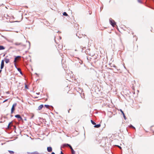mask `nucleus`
<instances>
[{"instance_id": "36", "label": "nucleus", "mask_w": 154, "mask_h": 154, "mask_svg": "<svg viewBox=\"0 0 154 154\" xmlns=\"http://www.w3.org/2000/svg\"><path fill=\"white\" fill-rule=\"evenodd\" d=\"M51 154H55V153L54 152H53L51 153Z\"/></svg>"}, {"instance_id": "42", "label": "nucleus", "mask_w": 154, "mask_h": 154, "mask_svg": "<svg viewBox=\"0 0 154 154\" xmlns=\"http://www.w3.org/2000/svg\"><path fill=\"white\" fill-rule=\"evenodd\" d=\"M102 7H101V8H100V9H101H101H102Z\"/></svg>"}, {"instance_id": "30", "label": "nucleus", "mask_w": 154, "mask_h": 154, "mask_svg": "<svg viewBox=\"0 0 154 154\" xmlns=\"http://www.w3.org/2000/svg\"><path fill=\"white\" fill-rule=\"evenodd\" d=\"M28 42L29 43V47H30V42L29 41H28Z\"/></svg>"}, {"instance_id": "9", "label": "nucleus", "mask_w": 154, "mask_h": 154, "mask_svg": "<svg viewBox=\"0 0 154 154\" xmlns=\"http://www.w3.org/2000/svg\"><path fill=\"white\" fill-rule=\"evenodd\" d=\"M14 44L16 45H20L23 46H26L25 45L21 43L16 42L14 43Z\"/></svg>"}, {"instance_id": "3", "label": "nucleus", "mask_w": 154, "mask_h": 154, "mask_svg": "<svg viewBox=\"0 0 154 154\" xmlns=\"http://www.w3.org/2000/svg\"><path fill=\"white\" fill-rule=\"evenodd\" d=\"M15 58L14 59V64L16 63L17 61L18 60H20V58L21 57V56H15Z\"/></svg>"}, {"instance_id": "14", "label": "nucleus", "mask_w": 154, "mask_h": 154, "mask_svg": "<svg viewBox=\"0 0 154 154\" xmlns=\"http://www.w3.org/2000/svg\"><path fill=\"white\" fill-rule=\"evenodd\" d=\"M43 107V105L41 104L38 107V110H40Z\"/></svg>"}, {"instance_id": "41", "label": "nucleus", "mask_w": 154, "mask_h": 154, "mask_svg": "<svg viewBox=\"0 0 154 154\" xmlns=\"http://www.w3.org/2000/svg\"><path fill=\"white\" fill-rule=\"evenodd\" d=\"M36 94H38V93H36Z\"/></svg>"}, {"instance_id": "37", "label": "nucleus", "mask_w": 154, "mask_h": 154, "mask_svg": "<svg viewBox=\"0 0 154 154\" xmlns=\"http://www.w3.org/2000/svg\"><path fill=\"white\" fill-rule=\"evenodd\" d=\"M119 146V147L120 148H121H121H121V146Z\"/></svg>"}, {"instance_id": "43", "label": "nucleus", "mask_w": 154, "mask_h": 154, "mask_svg": "<svg viewBox=\"0 0 154 154\" xmlns=\"http://www.w3.org/2000/svg\"><path fill=\"white\" fill-rule=\"evenodd\" d=\"M153 134H154V131H153Z\"/></svg>"}, {"instance_id": "1", "label": "nucleus", "mask_w": 154, "mask_h": 154, "mask_svg": "<svg viewBox=\"0 0 154 154\" xmlns=\"http://www.w3.org/2000/svg\"><path fill=\"white\" fill-rule=\"evenodd\" d=\"M109 21L110 24L113 26L114 27L116 24V23L115 21L112 20L111 18L109 19Z\"/></svg>"}, {"instance_id": "15", "label": "nucleus", "mask_w": 154, "mask_h": 154, "mask_svg": "<svg viewBox=\"0 0 154 154\" xmlns=\"http://www.w3.org/2000/svg\"><path fill=\"white\" fill-rule=\"evenodd\" d=\"M4 60L6 63H8L9 62V59L7 58H5Z\"/></svg>"}, {"instance_id": "25", "label": "nucleus", "mask_w": 154, "mask_h": 154, "mask_svg": "<svg viewBox=\"0 0 154 154\" xmlns=\"http://www.w3.org/2000/svg\"><path fill=\"white\" fill-rule=\"evenodd\" d=\"M137 0L138 2L139 3H141V4L143 3L142 2V1L141 0Z\"/></svg>"}, {"instance_id": "2", "label": "nucleus", "mask_w": 154, "mask_h": 154, "mask_svg": "<svg viewBox=\"0 0 154 154\" xmlns=\"http://www.w3.org/2000/svg\"><path fill=\"white\" fill-rule=\"evenodd\" d=\"M17 105V103H15L13 105L11 110V114H12L14 112L15 110V107Z\"/></svg>"}, {"instance_id": "39", "label": "nucleus", "mask_w": 154, "mask_h": 154, "mask_svg": "<svg viewBox=\"0 0 154 154\" xmlns=\"http://www.w3.org/2000/svg\"><path fill=\"white\" fill-rule=\"evenodd\" d=\"M11 117H12L13 116L12 115H11Z\"/></svg>"}, {"instance_id": "29", "label": "nucleus", "mask_w": 154, "mask_h": 154, "mask_svg": "<svg viewBox=\"0 0 154 154\" xmlns=\"http://www.w3.org/2000/svg\"><path fill=\"white\" fill-rule=\"evenodd\" d=\"M8 100V99H6V100H5L4 101H3V103H4L5 102H6V101H7V100Z\"/></svg>"}, {"instance_id": "5", "label": "nucleus", "mask_w": 154, "mask_h": 154, "mask_svg": "<svg viewBox=\"0 0 154 154\" xmlns=\"http://www.w3.org/2000/svg\"><path fill=\"white\" fill-rule=\"evenodd\" d=\"M66 145L67 146V147H69L70 148V149H71V152H72L73 151H74V150H73L72 147L70 145L68 144H65L63 145V146H65Z\"/></svg>"}, {"instance_id": "31", "label": "nucleus", "mask_w": 154, "mask_h": 154, "mask_svg": "<svg viewBox=\"0 0 154 154\" xmlns=\"http://www.w3.org/2000/svg\"><path fill=\"white\" fill-rule=\"evenodd\" d=\"M60 154H64L63 152H62V151H61V152H60Z\"/></svg>"}, {"instance_id": "23", "label": "nucleus", "mask_w": 154, "mask_h": 154, "mask_svg": "<svg viewBox=\"0 0 154 154\" xmlns=\"http://www.w3.org/2000/svg\"><path fill=\"white\" fill-rule=\"evenodd\" d=\"M111 67H114L116 69V66L114 64L112 65H111Z\"/></svg>"}, {"instance_id": "35", "label": "nucleus", "mask_w": 154, "mask_h": 154, "mask_svg": "<svg viewBox=\"0 0 154 154\" xmlns=\"http://www.w3.org/2000/svg\"><path fill=\"white\" fill-rule=\"evenodd\" d=\"M30 154H34V152H31Z\"/></svg>"}, {"instance_id": "24", "label": "nucleus", "mask_w": 154, "mask_h": 154, "mask_svg": "<svg viewBox=\"0 0 154 154\" xmlns=\"http://www.w3.org/2000/svg\"><path fill=\"white\" fill-rule=\"evenodd\" d=\"M34 116V114H32L30 119H32L33 118Z\"/></svg>"}, {"instance_id": "34", "label": "nucleus", "mask_w": 154, "mask_h": 154, "mask_svg": "<svg viewBox=\"0 0 154 154\" xmlns=\"http://www.w3.org/2000/svg\"><path fill=\"white\" fill-rule=\"evenodd\" d=\"M70 110H71V109H70L68 110V113H69V111H70Z\"/></svg>"}, {"instance_id": "16", "label": "nucleus", "mask_w": 154, "mask_h": 154, "mask_svg": "<svg viewBox=\"0 0 154 154\" xmlns=\"http://www.w3.org/2000/svg\"><path fill=\"white\" fill-rule=\"evenodd\" d=\"M12 122H11L9 123L8 126V128L9 129L10 128V127H11V124H12Z\"/></svg>"}, {"instance_id": "27", "label": "nucleus", "mask_w": 154, "mask_h": 154, "mask_svg": "<svg viewBox=\"0 0 154 154\" xmlns=\"http://www.w3.org/2000/svg\"><path fill=\"white\" fill-rule=\"evenodd\" d=\"M25 88H26V89H28V88L27 86V85H26L25 86Z\"/></svg>"}, {"instance_id": "11", "label": "nucleus", "mask_w": 154, "mask_h": 154, "mask_svg": "<svg viewBox=\"0 0 154 154\" xmlns=\"http://www.w3.org/2000/svg\"><path fill=\"white\" fill-rule=\"evenodd\" d=\"M52 148L51 146L48 147L47 148V151L49 152H51L52 151Z\"/></svg>"}, {"instance_id": "38", "label": "nucleus", "mask_w": 154, "mask_h": 154, "mask_svg": "<svg viewBox=\"0 0 154 154\" xmlns=\"http://www.w3.org/2000/svg\"><path fill=\"white\" fill-rule=\"evenodd\" d=\"M91 13H91H91H89V14H90H90H91Z\"/></svg>"}, {"instance_id": "6", "label": "nucleus", "mask_w": 154, "mask_h": 154, "mask_svg": "<svg viewBox=\"0 0 154 154\" xmlns=\"http://www.w3.org/2000/svg\"><path fill=\"white\" fill-rule=\"evenodd\" d=\"M14 65L15 66V68L17 69V70L20 72V74L21 75H22V72L21 71V69L19 68H18L16 65V64L15 63L14 64Z\"/></svg>"}, {"instance_id": "32", "label": "nucleus", "mask_w": 154, "mask_h": 154, "mask_svg": "<svg viewBox=\"0 0 154 154\" xmlns=\"http://www.w3.org/2000/svg\"><path fill=\"white\" fill-rule=\"evenodd\" d=\"M24 120H25V121H26V118H24Z\"/></svg>"}, {"instance_id": "40", "label": "nucleus", "mask_w": 154, "mask_h": 154, "mask_svg": "<svg viewBox=\"0 0 154 154\" xmlns=\"http://www.w3.org/2000/svg\"><path fill=\"white\" fill-rule=\"evenodd\" d=\"M60 39H61V37H60Z\"/></svg>"}, {"instance_id": "18", "label": "nucleus", "mask_w": 154, "mask_h": 154, "mask_svg": "<svg viewBox=\"0 0 154 154\" xmlns=\"http://www.w3.org/2000/svg\"><path fill=\"white\" fill-rule=\"evenodd\" d=\"M63 15L65 16H68V14H67L66 12H64L63 13Z\"/></svg>"}, {"instance_id": "13", "label": "nucleus", "mask_w": 154, "mask_h": 154, "mask_svg": "<svg viewBox=\"0 0 154 154\" xmlns=\"http://www.w3.org/2000/svg\"><path fill=\"white\" fill-rule=\"evenodd\" d=\"M76 35L79 38H80L82 37V36L83 35H80L78 33H77L76 34Z\"/></svg>"}, {"instance_id": "22", "label": "nucleus", "mask_w": 154, "mask_h": 154, "mask_svg": "<svg viewBox=\"0 0 154 154\" xmlns=\"http://www.w3.org/2000/svg\"><path fill=\"white\" fill-rule=\"evenodd\" d=\"M34 154H42V153H38L37 151H35L34 152Z\"/></svg>"}, {"instance_id": "33", "label": "nucleus", "mask_w": 154, "mask_h": 154, "mask_svg": "<svg viewBox=\"0 0 154 154\" xmlns=\"http://www.w3.org/2000/svg\"><path fill=\"white\" fill-rule=\"evenodd\" d=\"M27 154H30L31 152H27Z\"/></svg>"}, {"instance_id": "20", "label": "nucleus", "mask_w": 154, "mask_h": 154, "mask_svg": "<svg viewBox=\"0 0 154 154\" xmlns=\"http://www.w3.org/2000/svg\"><path fill=\"white\" fill-rule=\"evenodd\" d=\"M91 122L93 125H95L96 124V123L92 120H91Z\"/></svg>"}, {"instance_id": "19", "label": "nucleus", "mask_w": 154, "mask_h": 154, "mask_svg": "<svg viewBox=\"0 0 154 154\" xmlns=\"http://www.w3.org/2000/svg\"><path fill=\"white\" fill-rule=\"evenodd\" d=\"M129 127L131 128H132L134 129H135V128L132 125H129Z\"/></svg>"}, {"instance_id": "12", "label": "nucleus", "mask_w": 154, "mask_h": 154, "mask_svg": "<svg viewBox=\"0 0 154 154\" xmlns=\"http://www.w3.org/2000/svg\"><path fill=\"white\" fill-rule=\"evenodd\" d=\"M101 126V125L100 124H95L94 125V127L95 128H99Z\"/></svg>"}, {"instance_id": "7", "label": "nucleus", "mask_w": 154, "mask_h": 154, "mask_svg": "<svg viewBox=\"0 0 154 154\" xmlns=\"http://www.w3.org/2000/svg\"><path fill=\"white\" fill-rule=\"evenodd\" d=\"M44 106L46 108L49 109H53V107L52 106H50L48 105H45Z\"/></svg>"}, {"instance_id": "21", "label": "nucleus", "mask_w": 154, "mask_h": 154, "mask_svg": "<svg viewBox=\"0 0 154 154\" xmlns=\"http://www.w3.org/2000/svg\"><path fill=\"white\" fill-rule=\"evenodd\" d=\"M8 152H9V153L10 154H13L14 153V152L13 151L11 150H8Z\"/></svg>"}, {"instance_id": "8", "label": "nucleus", "mask_w": 154, "mask_h": 154, "mask_svg": "<svg viewBox=\"0 0 154 154\" xmlns=\"http://www.w3.org/2000/svg\"><path fill=\"white\" fill-rule=\"evenodd\" d=\"M4 66V60H2L1 61V69H2L3 68Z\"/></svg>"}, {"instance_id": "17", "label": "nucleus", "mask_w": 154, "mask_h": 154, "mask_svg": "<svg viewBox=\"0 0 154 154\" xmlns=\"http://www.w3.org/2000/svg\"><path fill=\"white\" fill-rule=\"evenodd\" d=\"M5 49V47L2 45H0V50H4Z\"/></svg>"}, {"instance_id": "28", "label": "nucleus", "mask_w": 154, "mask_h": 154, "mask_svg": "<svg viewBox=\"0 0 154 154\" xmlns=\"http://www.w3.org/2000/svg\"><path fill=\"white\" fill-rule=\"evenodd\" d=\"M79 63H80V64H82V61L81 60V61L79 62Z\"/></svg>"}, {"instance_id": "26", "label": "nucleus", "mask_w": 154, "mask_h": 154, "mask_svg": "<svg viewBox=\"0 0 154 154\" xmlns=\"http://www.w3.org/2000/svg\"><path fill=\"white\" fill-rule=\"evenodd\" d=\"M72 152V154H75V151H73Z\"/></svg>"}, {"instance_id": "4", "label": "nucleus", "mask_w": 154, "mask_h": 154, "mask_svg": "<svg viewBox=\"0 0 154 154\" xmlns=\"http://www.w3.org/2000/svg\"><path fill=\"white\" fill-rule=\"evenodd\" d=\"M15 117L19 119V121H21L22 122L23 121V120L22 119V118L20 116L19 114H17L15 116Z\"/></svg>"}, {"instance_id": "10", "label": "nucleus", "mask_w": 154, "mask_h": 154, "mask_svg": "<svg viewBox=\"0 0 154 154\" xmlns=\"http://www.w3.org/2000/svg\"><path fill=\"white\" fill-rule=\"evenodd\" d=\"M120 111L122 113V115H123V116L124 118L126 120V117L125 115V114L124 112H123V111L121 109H120Z\"/></svg>"}]
</instances>
